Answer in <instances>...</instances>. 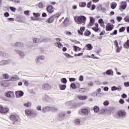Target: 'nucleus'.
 <instances>
[{"label":"nucleus","mask_w":129,"mask_h":129,"mask_svg":"<svg viewBox=\"0 0 129 129\" xmlns=\"http://www.w3.org/2000/svg\"><path fill=\"white\" fill-rule=\"evenodd\" d=\"M119 102L120 103V104H123V103H124V100H123L122 99H121L119 100Z\"/></svg>","instance_id":"nucleus-58"},{"label":"nucleus","mask_w":129,"mask_h":129,"mask_svg":"<svg viewBox=\"0 0 129 129\" xmlns=\"http://www.w3.org/2000/svg\"><path fill=\"white\" fill-rule=\"evenodd\" d=\"M59 87L60 90H65L66 89V86L65 85H62L61 84H59Z\"/></svg>","instance_id":"nucleus-28"},{"label":"nucleus","mask_w":129,"mask_h":129,"mask_svg":"<svg viewBox=\"0 0 129 129\" xmlns=\"http://www.w3.org/2000/svg\"><path fill=\"white\" fill-rule=\"evenodd\" d=\"M33 16H34V17H40L41 16V14L40 13H33Z\"/></svg>","instance_id":"nucleus-47"},{"label":"nucleus","mask_w":129,"mask_h":129,"mask_svg":"<svg viewBox=\"0 0 129 129\" xmlns=\"http://www.w3.org/2000/svg\"><path fill=\"white\" fill-rule=\"evenodd\" d=\"M106 75H109L110 76H113V71L111 70H107L106 71Z\"/></svg>","instance_id":"nucleus-24"},{"label":"nucleus","mask_w":129,"mask_h":129,"mask_svg":"<svg viewBox=\"0 0 129 129\" xmlns=\"http://www.w3.org/2000/svg\"><path fill=\"white\" fill-rule=\"evenodd\" d=\"M104 105H108V104H109V102H108V101H105L103 103Z\"/></svg>","instance_id":"nucleus-56"},{"label":"nucleus","mask_w":129,"mask_h":129,"mask_svg":"<svg viewBox=\"0 0 129 129\" xmlns=\"http://www.w3.org/2000/svg\"><path fill=\"white\" fill-rule=\"evenodd\" d=\"M10 63H12L11 59L3 60L0 61V66H5V65H8Z\"/></svg>","instance_id":"nucleus-6"},{"label":"nucleus","mask_w":129,"mask_h":129,"mask_svg":"<svg viewBox=\"0 0 129 129\" xmlns=\"http://www.w3.org/2000/svg\"><path fill=\"white\" fill-rule=\"evenodd\" d=\"M113 29V25L110 23H108L107 24L106 26V31H112Z\"/></svg>","instance_id":"nucleus-16"},{"label":"nucleus","mask_w":129,"mask_h":129,"mask_svg":"<svg viewBox=\"0 0 129 129\" xmlns=\"http://www.w3.org/2000/svg\"><path fill=\"white\" fill-rule=\"evenodd\" d=\"M53 108H55V107L44 106L42 108V112L45 113L47 111L51 110V109H53Z\"/></svg>","instance_id":"nucleus-10"},{"label":"nucleus","mask_w":129,"mask_h":129,"mask_svg":"<svg viewBox=\"0 0 129 129\" xmlns=\"http://www.w3.org/2000/svg\"><path fill=\"white\" fill-rule=\"evenodd\" d=\"M92 30H93V31H94L95 32H98V31H99V29H98V27H93Z\"/></svg>","instance_id":"nucleus-46"},{"label":"nucleus","mask_w":129,"mask_h":129,"mask_svg":"<svg viewBox=\"0 0 129 129\" xmlns=\"http://www.w3.org/2000/svg\"><path fill=\"white\" fill-rule=\"evenodd\" d=\"M81 112L82 114H84V115H87L88 114V110L87 109H82L81 110Z\"/></svg>","instance_id":"nucleus-23"},{"label":"nucleus","mask_w":129,"mask_h":129,"mask_svg":"<svg viewBox=\"0 0 129 129\" xmlns=\"http://www.w3.org/2000/svg\"><path fill=\"white\" fill-rule=\"evenodd\" d=\"M5 96L7 98H15V93L13 91H8L5 93Z\"/></svg>","instance_id":"nucleus-4"},{"label":"nucleus","mask_w":129,"mask_h":129,"mask_svg":"<svg viewBox=\"0 0 129 129\" xmlns=\"http://www.w3.org/2000/svg\"><path fill=\"white\" fill-rule=\"evenodd\" d=\"M123 47L125 49H128V48H129V40H127V41L124 44Z\"/></svg>","instance_id":"nucleus-34"},{"label":"nucleus","mask_w":129,"mask_h":129,"mask_svg":"<svg viewBox=\"0 0 129 129\" xmlns=\"http://www.w3.org/2000/svg\"><path fill=\"white\" fill-rule=\"evenodd\" d=\"M3 76L5 78V79H9V75L7 74H4Z\"/></svg>","instance_id":"nucleus-53"},{"label":"nucleus","mask_w":129,"mask_h":129,"mask_svg":"<svg viewBox=\"0 0 129 129\" xmlns=\"http://www.w3.org/2000/svg\"><path fill=\"white\" fill-rule=\"evenodd\" d=\"M111 89L112 91H115V90L119 91V90H121V88H120H120H117L115 86H113V87H111Z\"/></svg>","instance_id":"nucleus-30"},{"label":"nucleus","mask_w":129,"mask_h":129,"mask_svg":"<svg viewBox=\"0 0 129 129\" xmlns=\"http://www.w3.org/2000/svg\"><path fill=\"white\" fill-rule=\"evenodd\" d=\"M55 46L58 47L59 49H62V48H63V44L59 41L55 42Z\"/></svg>","instance_id":"nucleus-22"},{"label":"nucleus","mask_w":129,"mask_h":129,"mask_svg":"<svg viewBox=\"0 0 129 129\" xmlns=\"http://www.w3.org/2000/svg\"><path fill=\"white\" fill-rule=\"evenodd\" d=\"M85 90H86V88H80L79 89V91L80 92H81V93H83V92H85Z\"/></svg>","instance_id":"nucleus-43"},{"label":"nucleus","mask_w":129,"mask_h":129,"mask_svg":"<svg viewBox=\"0 0 129 129\" xmlns=\"http://www.w3.org/2000/svg\"><path fill=\"white\" fill-rule=\"evenodd\" d=\"M88 85L89 87H92V86H93V83L92 82H90L88 83Z\"/></svg>","instance_id":"nucleus-52"},{"label":"nucleus","mask_w":129,"mask_h":129,"mask_svg":"<svg viewBox=\"0 0 129 129\" xmlns=\"http://www.w3.org/2000/svg\"><path fill=\"white\" fill-rule=\"evenodd\" d=\"M24 82V84L26 86H28L29 85V82L28 81H23Z\"/></svg>","instance_id":"nucleus-61"},{"label":"nucleus","mask_w":129,"mask_h":129,"mask_svg":"<svg viewBox=\"0 0 129 129\" xmlns=\"http://www.w3.org/2000/svg\"><path fill=\"white\" fill-rule=\"evenodd\" d=\"M91 33H90L89 31H86L85 32V36H90Z\"/></svg>","instance_id":"nucleus-51"},{"label":"nucleus","mask_w":129,"mask_h":129,"mask_svg":"<svg viewBox=\"0 0 129 129\" xmlns=\"http://www.w3.org/2000/svg\"><path fill=\"white\" fill-rule=\"evenodd\" d=\"M41 60H45V56L44 55H39L37 56L35 59V62L37 65H41V64H42Z\"/></svg>","instance_id":"nucleus-5"},{"label":"nucleus","mask_w":129,"mask_h":129,"mask_svg":"<svg viewBox=\"0 0 129 129\" xmlns=\"http://www.w3.org/2000/svg\"><path fill=\"white\" fill-rule=\"evenodd\" d=\"M87 8L88 9H90L91 11H93L94 10H95V8H96V6L94 4L92 5L91 2H89L87 4Z\"/></svg>","instance_id":"nucleus-11"},{"label":"nucleus","mask_w":129,"mask_h":129,"mask_svg":"<svg viewBox=\"0 0 129 129\" xmlns=\"http://www.w3.org/2000/svg\"><path fill=\"white\" fill-rule=\"evenodd\" d=\"M94 111L95 113H98V114H101L99 107L98 106H95L93 108Z\"/></svg>","instance_id":"nucleus-17"},{"label":"nucleus","mask_w":129,"mask_h":129,"mask_svg":"<svg viewBox=\"0 0 129 129\" xmlns=\"http://www.w3.org/2000/svg\"><path fill=\"white\" fill-rule=\"evenodd\" d=\"M32 103L30 102H28L27 103H26L24 104V106H26V107H29L31 106Z\"/></svg>","instance_id":"nucleus-41"},{"label":"nucleus","mask_w":129,"mask_h":129,"mask_svg":"<svg viewBox=\"0 0 129 129\" xmlns=\"http://www.w3.org/2000/svg\"><path fill=\"white\" fill-rule=\"evenodd\" d=\"M36 109L37 110H40V111H42V106L41 105H38L36 106Z\"/></svg>","instance_id":"nucleus-45"},{"label":"nucleus","mask_w":129,"mask_h":129,"mask_svg":"<svg viewBox=\"0 0 129 129\" xmlns=\"http://www.w3.org/2000/svg\"><path fill=\"white\" fill-rule=\"evenodd\" d=\"M33 43H34V44H37V43H39V42H40V39H39V38H33Z\"/></svg>","instance_id":"nucleus-37"},{"label":"nucleus","mask_w":129,"mask_h":129,"mask_svg":"<svg viewBox=\"0 0 129 129\" xmlns=\"http://www.w3.org/2000/svg\"><path fill=\"white\" fill-rule=\"evenodd\" d=\"M10 10H11V11H12V12H16L17 9L15 7H10Z\"/></svg>","instance_id":"nucleus-48"},{"label":"nucleus","mask_w":129,"mask_h":129,"mask_svg":"<svg viewBox=\"0 0 129 129\" xmlns=\"http://www.w3.org/2000/svg\"><path fill=\"white\" fill-rule=\"evenodd\" d=\"M15 52L16 54H18L19 55L20 58H24L25 56V53L24 51H22V50H20L19 49H15Z\"/></svg>","instance_id":"nucleus-7"},{"label":"nucleus","mask_w":129,"mask_h":129,"mask_svg":"<svg viewBox=\"0 0 129 129\" xmlns=\"http://www.w3.org/2000/svg\"><path fill=\"white\" fill-rule=\"evenodd\" d=\"M95 23V19H94V18L92 17H90L89 26H94Z\"/></svg>","instance_id":"nucleus-19"},{"label":"nucleus","mask_w":129,"mask_h":129,"mask_svg":"<svg viewBox=\"0 0 129 129\" xmlns=\"http://www.w3.org/2000/svg\"><path fill=\"white\" fill-rule=\"evenodd\" d=\"M41 88L43 90H50L51 86L48 83H45L42 85Z\"/></svg>","instance_id":"nucleus-8"},{"label":"nucleus","mask_w":129,"mask_h":129,"mask_svg":"<svg viewBox=\"0 0 129 129\" xmlns=\"http://www.w3.org/2000/svg\"><path fill=\"white\" fill-rule=\"evenodd\" d=\"M24 14L26 15V16H29L30 15V11H25L24 12Z\"/></svg>","instance_id":"nucleus-50"},{"label":"nucleus","mask_w":129,"mask_h":129,"mask_svg":"<svg viewBox=\"0 0 129 129\" xmlns=\"http://www.w3.org/2000/svg\"><path fill=\"white\" fill-rule=\"evenodd\" d=\"M125 30V29L124 28V27H122L119 29V32H120V33H121L122 32H124Z\"/></svg>","instance_id":"nucleus-49"},{"label":"nucleus","mask_w":129,"mask_h":129,"mask_svg":"<svg viewBox=\"0 0 129 129\" xmlns=\"http://www.w3.org/2000/svg\"><path fill=\"white\" fill-rule=\"evenodd\" d=\"M124 85L125 86V87H129V82H125L124 83Z\"/></svg>","instance_id":"nucleus-54"},{"label":"nucleus","mask_w":129,"mask_h":129,"mask_svg":"<svg viewBox=\"0 0 129 129\" xmlns=\"http://www.w3.org/2000/svg\"><path fill=\"white\" fill-rule=\"evenodd\" d=\"M19 79V77L18 76H14L13 77H11V80L12 81H16Z\"/></svg>","instance_id":"nucleus-35"},{"label":"nucleus","mask_w":129,"mask_h":129,"mask_svg":"<svg viewBox=\"0 0 129 129\" xmlns=\"http://www.w3.org/2000/svg\"><path fill=\"white\" fill-rule=\"evenodd\" d=\"M60 16H61V13H58L56 14L52 15L54 19H57L58 18H59V17H60Z\"/></svg>","instance_id":"nucleus-38"},{"label":"nucleus","mask_w":129,"mask_h":129,"mask_svg":"<svg viewBox=\"0 0 129 129\" xmlns=\"http://www.w3.org/2000/svg\"><path fill=\"white\" fill-rule=\"evenodd\" d=\"M73 49L75 52H77V51H81V48L78 46H74Z\"/></svg>","instance_id":"nucleus-27"},{"label":"nucleus","mask_w":129,"mask_h":129,"mask_svg":"<svg viewBox=\"0 0 129 129\" xmlns=\"http://www.w3.org/2000/svg\"><path fill=\"white\" fill-rule=\"evenodd\" d=\"M65 115H66V114H65V112H61L59 113L58 116L59 117H60V118H64V117H65Z\"/></svg>","instance_id":"nucleus-32"},{"label":"nucleus","mask_w":129,"mask_h":129,"mask_svg":"<svg viewBox=\"0 0 129 129\" xmlns=\"http://www.w3.org/2000/svg\"><path fill=\"white\" fill-rule=\"evenodd\" d=\"M126 8V2H123L121 3V6L119 7V10L121 11V12H122L123 10H125Z\"/></svg>","instance_id":"nucleus-15"},{"label":"nucleus","mask_w":129,"mask_h":129,"mask_svg":"<svg viewBox=\"0 0 129 129\" xmlns=\"http://www.w3.org/2000/svg\"><path fill=\"white\" fill-rule=\"evenodd\" d=\"M75 21L80 25H85L86 22V17L85 16H77L75 17Z\"/></svg>","instance_id":"nucleus-2"},{"label":"nucleus","mask_w":129,"mask_h":129,"mask_svg":"<svg viewBox=\"0 0 129 129\" xmlns=\"http://www.w3.org/2000/svg\"><path fill=\"white\" fill-rule=\"evenodd\" d=\"M19 118V116L17 115H11L10 116V119L12 120V121H18Z\"/></svg>","instance_id":"nucleus-13"},{"label":"nucleus","mask_w":129,"mask_h":129,"mask_svg":"<svg viewBox=\"0 0 129 129\" xmlns=\"http://www.w3.org/2000/svg\"><path fill=\"white\" fill-rule=\"evenodd\" d=\"M117 20L118 22H120L122 20V18H121L120 17H117Z\"/></svg>","instance_id":"nucleus-64"},{"label":"nucleus","mask_w":129,"mask_h":129,"mask_svg":"<svg viewBox=\"0 0 129 129\" xmlns=\"http://www.w3.org/2000/svg\"><path fill=\"white\" fill-rule=\"evenodd\" d=\"M86 48H87L86 50L90 51V50H92L93 47L92 45H91V44H88V45H86Z\"/></svg>","instance_id":"nucleus-26"},{"label":"nucleus","mask_w":129,"mask_h":129,"mask_svg":"<svg viewBox=\"0 0 129 129\" xmlns=\"http://www.w3.org/2000/svg\"><path fill=\"white\" fill-rule=\"evenodd\" d=\"M99 24H103L104 22H103V20L102 19H100L98 20Z\"/></svg>","instance_id":"nucleus-57"},{"label":"nucleus","mask_w":129,"mask_h":129,"mask_svg":"<svg viewBox=\"0 0 129 129\" xmlns=\"http://www.w3.org/2000/svg\"><path fill=\"white\" fill-rule=\"evenodd\" d=\"M54 20H55V18H54L53 16H51L46 22V23H48V24H52V23L54 22Z\"/></svg>","instance_id":"nucleus-21"},{"label":"nucleus","mask_w":129,"mask_h":129,"mask_svg":"<svg viewBox=\"0 0 129 129\" xmlns=\"http://www.w3.org/2000/svg\"><path fill=\"white\" fill-rule=\"evenodd\" d=\"M10 111V109L8 106H4L2 105H0V113L2 114H6Z\"/></svg>","instance_id":"nucleus-3"},{"label":"nucleus","mask_w":129,"mask_h":129,"mask_svg":"<svg viewBox=\"0 0 129 129\" xmlns=\"http://www.w3.org/2000/svg\"><path fill=\"white\" fill-rule=\"evenodd\" d=\"M71 87H72L73 89H76V88H77V87L76 86V85H75V84L74 83H72L71 84Z\"/></svg>","instance_id":"nucleus-42"},{"label":"nucleus","mask_w":129,"mask_h":129,"mask_svg":"<svg viewBox=\"0 0 129 129\" xmlns=\"http://www.w3.org/2000/svg\"><path fill=\"white\" fill-rule=\"evenodd\" d=\"M64 34L66 35H67V36H72V33L71 32H70L69 31H67L64 32Z\"/></svg>","instance_id":"nucleus-44"},{"label":"nucleus","mask_w":129,"mask_h":129,"mask_svg":"<svg viewBox=\"0 0 129 129\" xmlns=\"http://www.w3.org/2000/svg\"><path fill=\"white\" fill-rule=\"evenodd\" d=\"M60 82H61V83H63V84H66L67 83V79L65 78H63L61 79Z\"/></svg>","instance_id":"nucleus-36"},{"label":"nucleus","mask_w":129,"mask_h":129,"mask_svg":"<svg viewBox=\"0 0 129 129\" xmlns=\"http://www.w3.org/2000/svg\"><path fill=\"white\" fill-rule=\"evenodd\" d=\"M86 5L87 4L86 2H80L79 3V7H80V8H85Z\"/></svg>","instance_id":"nucleus-31"},{"label":"nucleus","mask_w":129,"mask_h":129,"mask_svg":"<svg viewBox=\"0 0 129 129\" xmlns=\"http://www.w3.org/2000/svg\"><path fill=\"white\" fill-rule=\"evenodd\" d=\"M116 6H117V4L115 2H113L111 4V8L112 9V10H114L116 8Z\"/></svg>","instance_id":"nucleus-29"},{"label":"nucleus","mask_w":129,"mask_h":129,"mask_svg":"<svg viewBox=\"0 0 129 129\" xmlns=\"http://www.w3.org/2000/svg\"><path fill=\"white\" fill-rule=\"evenodd\" d=\"M78 98L80 100H86L88 98V97L85 95H78Z\"/></svg>","instance_id":"nucleus-20"},{"label":"nucleus","mask_w":129,"mask_h":129,"mask_svg":"<svg viewBox=\"0 0 129 129\" xmlns=\"http://www.w3.org/2000/svg\"><path fill=\"white\" fill-rule=\"evenodd\" d=\"M115 48H116V53H119L120 52V51L121 50V49H122V46H119V45H117V46H115Z\"/></svg>","instance_id":"nucleus-25"},{"label":"nucleus","mask_w":129,"mask_h":129,"mask_svg":"<svg viewBox=\"0 0 129 129\" xmlns=\"http://www.w3.org/2000/svg\"><path fill=\"white\" fill-rule=\"evenodd\" d=\"M79 80L81 82L83 81L84 80L83 76H80L79 77Z\"/></svg>","instance_id":"nucleus-55"},{"label":"nucleus","mask_w":129,"mask_h":129,"mask_svg":"<svg viewBox=\"0 0 129 129\" xmlns=\"http://www.w3.org/2000/svg\"><path fill=\"white\" fill-rule=\"evenodd\" d=\"M91 96H92L93 97H97V96H98V93L96 92H94L92 93Z\"/></svg>","instance_id":"nucleus-40"},{"label":"nucleus","mask_w":129,"mask_h":129,"mask_svg":"<svg viewBox=\"0 0 129 129\" xmlns=\"http://www.w3.org/2000/svg\"><path fill=\"white\" fill-rule=\"evenodd\" d=\"M74 123L76 125H81V120L79 118H76L74 120Z\"/></svg>","instance_id":"nucleus-18"},{"label":"nucleus","mask_w":129,"mask_h":129,"mask_svg":"<svg viewBox=\"0 0 129 129\" xmlns=\"http://www.w3.org/2000/svg\"><path fill=\"white\" fill-rule=\"evenodd\" d=\"M25 114L28 117H31V116H37L38 112L35 110L32 109H26L25 110Z\"/></svg>","instance_id":"nucleus-1"},{"label":"nucleus","mask_w":129,"mask_h":129,"mask_svg":"<svg viewBox=\"0 0 129 129\" xmlns=\"http://www.w3.org/2000/svg\"><path fill=\"white\" fill-rule=\"evenodd\" d=\"M4 16L5 17H6V18H8V17H10V14H9V13L6 12L4 14Z\"/></svg>","instance_id":"nucleus-62"},{"label":"nucleus","mask_w":129,"mask_h":129,"mask_svg":"<svg viewBox=\"0 0 129 129\" xmlns=\"http://www.w3.org/2000/svg\"><path fill=\"white\" fill-rule=\"evenodd\" d=\"M15 47H19V46H21V43L20 42H16L15 44V45H14Z\"/></svg>","instance_id":"nucleus-60"},{"label":"nucleus","mask_w":129,"mask_h":129,"mask_svg":"<svg viewBox=\"0 0 129 129\" xmlns=\"http://www.w3.org/2000/svg\"><path fill=\"white\" fill-rule=\"evenodd\" d=\"M75 80H76V78H70V82H72V81H75Z\"/></svg>","instance_id":"nucleus-63"},{"label":"nucleus","mask_w":129,"mask_h":129,"mask_svg":"<svg viewBox=\"0 0 129 129\" xmlns=\"http://www.w3.org/2000/svg\"><path fill=\"white\" fill-rule=\"evenodd\" d=\"M43 100H44V101L49 102L50 100H51V98H50L49 96L46 95L44 97Z\"/></svg>","instance_id":"nucleus-33"},{"label":"nucleus","mask_w":129,"mask_h":129,"mask_svg":"<svg viewBox=\"0 0 129 129\" xmlns=\"http://www.w3.org/2000/svg\"><path fill=\"white\" fill-rule=\"evenodd\" d=\"M117 115L119 117H125L126 115V112L122 110H120L117 112Z\"/></svg>","instance_id":"nucleus-9"},{"label":"nucleus","mask_w":129,"mask_h":129,"mask_svg":"<svg viewBox=\"0 0 129 129\" xmlns=\"http://www.w3.org/2000/svg\"><path fill=\"white\" fill-rule=\"evenodd\" d=\"M46 11L47 13L49 14H52L54 12V7L52 5H48L46 8Z\"/></svg>","instance_id":"nucleus-14"},{"label":"nucleus","mask_w":129,"mask_h":129,"mask_svg":"<svg viewBox=\"0 0 129 129\" xmlns=\"http://www.w3.org/2000/svg\"><path fill=\"white\" fill-rule=\"evenodd\" d=\"M38 7H39V8L40 9L43 8V3H39V4H38Z\"/></svg>","instance_id":"nucleus-59"},{"label":"nucleus","mask_w":129,"mask_h":129,"mask_svg":"<svg viewBox=\"0 0 129 129\" xmlns=\"http://www.w3.org/2000/svg\"><path fill=\"white\" fill-rule=\"evenodd\" d=\"M15 95L17 98H20L24 96V92L22 91H17L15 92Z\"/></svg>","instance_id":"nucleus-12"},{"label":"nucleus","mask_w":129,"mask_h":129,"mask_svg":"<svg viewBox=\"0 0 129 129\" xmlns=\"http://www.w3.org/2000/svg\"><path fill=\"white\" fill-rule=\"evenodd\" d=\"M7 53L4 51H0V56L1 57H7Z\"/></svg>","instance_id":"nucleus-39"}]
</instances>
